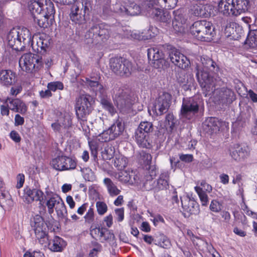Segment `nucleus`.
Segmentation results:
<instances>
[{
	"mask_svg": "<svg viewBox=\"0 0 257 257\" xmlns=\"http://www.w3.org/2000/svg\"><path fill=\"white\" fill-rule=\"evenodd\" d=\"M200 61L203 67L202 70L196 68V76L205 96L213 93L215 90V82L212 76L206 70L213 73H217L219 67L211 58L203 55L200 57Z\"/></svg>",
	"mask_w": 257,
	"mask_h": 257,
	"instance_id": "1",
	"label": "nucleus"
},
{
	"mask_svg": "<svg viewBox=\"0 0 257 257\" xmlns=\"http://www.w3.org/2000/svg\"><path fill=\"white\" fill-rule=\"evenodd\" d=\"M250 7L249 0H221L219 10L224 16H237L247 12Z\"/></svg>",
	"mask_w": 257,
	"mask_h": 257,
	"instance_id": "2",
	"label": "nucleus"
},
{
	"mask_svg": "<svg viewBox=\"0 0 257 257\" xmlns=\"http://www.w3.org/2000/svg\"><path fill=\"white\" fill-rule=\"evenodd\" d=\"M72 5L69 14L71 21L78 24L85 23L92 9L90 2L84 0H74Z\"/></svg>",
	"mask_w": 257,
	"mask_h": 257,
	"instance_id": "3",
	"label": "nucleus"
},
{
	"mask_svg": "<svg viewBox=\"0 0 257 257\" xmlns=\"http://www.w3.org/2000/svg\"><path fill=\"white\" fill-rule=\"evenodd\" d=\"M190 31L197 40L204 42L211 41L215 35L214 28L206 21L195 22L190 27Z\"/></svg>",
	"mask_w": 257,
	"mask_h": 257,
	"instance_id": "4",
	"label": "nucleus"
},
{
	"mask_svg": "<svg viewBox=\"0 0 257 257\" xmlns=\"http://www.w3.org/2000/svg\"><path fill=\"white\" fill-rule=\"evenodd\" d=\"M110 29L107 25L100 24L92 26L85 35V43L88 45L96 44L109 38Z\"/></svg>",
	"mask_w": 257,
	"mask_h": 257,
	"instance_id": "5",
	"label": "nucleus"
},
{
	"mask_svg": "<svg viewBox=\"0 0 257 257\" xmlns=\"http://www.w3.org/2000/svg\"><path fill=\"white\" fill-rule=\"evenodd\" d=\"M154 126L152 122L141 121L135 133V138L138 145L142 148H150L152 146L151 134Z\"/></svg>",
	"mask_w": 257,
	"mask_h": 257,
	"instance_id": "6",
	"label": "nucleus"
},
{
	"mask_svg": "<svg viewBox=\"0 0 257 257\" xmlns=\"http://www.w3.org/2000/svg\"><path fill=\"white\" fill-rule=\"evenodd\" d=\"M113 91V100L116 107L122 113L126 112L133 104L130 90L123 87L115 86Z\"/></svg>",
	"mask_w": 257,
	"mask_h": 257,
	"instance_id": "7",
	"label": "nucleus"
},
{
	"mask_svg": "<svg viewBox=\"0 0 257 257\" xmlns=\"http://www.w3.org/2000/svg\"><path fill=\"white\" fill-rule=\"evenodd\" d=\"M43 65L42 58L37 54L26 53L19 60V66L23 71L28 73H35Z\"/></svg>",
	"mask_w": 257,
	"mask_h": 257,
	"instance_id": "8",
	"label": "nucleus"
},
{
	"mask_svg": "<svg viewBox=\"0 0 257 257\" xmlns=\"http://www.w3.org/2000/svg\"><path fill=\"white\" fill-rule=\"evenodd\" d=\"M110 67L116 75L128 77L134 70L132 63L123 57H115L110 59Z\"/></svg>",
	"mask_w": 257,
	"mask_h": 257,
	"instance_id": "9",
	"label": "nucleus"
},
{
	"mask_svg": "<svg viewBox=\"0 0 257 257\" xmlns=\"http://www.w3.org/2000/svg\"><path fill=\"white\" fill-rule=\"evenodd\" d=\"M94 98L88 94L80 95L75 104L76 114L79 119L83 120L92 110Z\"/></svg>",
	"mask_w": 257,
	"mask_h": 257,
	"instance_id": "10",
	"label": "nucleus"
},
{
	"mask_svg": "<svg viewBox=\"0 0 257 257\" xmlns=\"http://www.w3.org/2000/svg\"><path fill=\"white\" fill-rule=\"evenodd\" d=\"M199 111L198 101L194 98H184L180 111L182 118L188 120L193 119Z\"/></svg>",
	"mask_w": 257,
	"mask_h": 257,
	"instance_id": "11",
	"label": "nucleus"
},
{
	"mask_svg": "<svg viewBox=\"0 0 257 257\" xmlns=\"http://www.w3.org/2000/svg\"><path fill=\"white\" fill-rule=\"evenodd\" d=\"M20 197L27 204L34 202L40 201L39 204L42 205L43 192L40 188L36 186H27L22 192H19Z\"/></svg>",
	"mask_w": 257,
	"mask_h": 257,
	"instance_id": "12",
	"label": "nucleus"
},
{
	"mask_svg": "<svg viewBox=\"0 0 257 257\" xmlns=\"http://www.w3.org/2000/svg\"><path fill=\"white\" fill-rule=\"evenodd\" d=\"M148 57L155 68H163L169 66V62L165 58L164 54L158 47L148 49Z\"/></svg>",
	"mask_w": 257,
	"mask_h": 257,
	"instance_id": "13",
	"label": "nucleus"
},
{
	"mask_svg": "<svg viewBox=\"0 0 257 257\" xmlns=\"http://www.w3.org/2000/svg\"><path fill=\"white\" fill-rule=\"evenodd\" d=\"M214 99L218 104L229 105L236 100V95L233 90L227 87H222L215 89Z\"/></svg>",
	"mask_w": 257,
	"mask_h": 257,
	"instance_id": "14",
	"label": "nucleus"
},
{
	"mask_svg": "<svg viewBox=\"0 0 257 257\" xmlns=\"http://www.w3.org/2000/svg\"><path fill=\"white\" fill-rule=\"evenodd\" d=\"M168 49V58L172 63L182 69H185L189 66L190 61L178 50L172 46H169Z\"/></svg>",
	"mask_w": 257,
	"mask_h": 257,
	"instance_id": "15",
	"label": "nucleus"
},
{
	"mask_svg": "<svg viewBox=\"0 0 257 257\" xmlns=\"http://www.w3.org/2000/svg\"><path fill=\"white\" fill-rule=\"evenodd\" d=\"M124 129L123 123L117 119L106 130L101 133L102 137H104V141L113 140L121 135Z\"/></svg>",
	"mask_w": 257,
	"mask_h": 257,
	"instance_id": "16",
	"label": "nucleus"
},
{
	"mask_svg": "<svg viewBox=\"0 0 257 257\" xmlns=\"http://www.w3.org/2000/svg\"><path fill=\"white\" fill-rule=\"evenodd\" d=\"M53 168L58 171L72 170L75 168L76 163L75 160L66 156H58L53 159L51 162Z\"/></svg>",
	"mask_w": 257,
	"mask_h": 257,
	"instance_id": "17",
	"label": "nucleus"
},
{
	"mask_svg": "<svg viewBox=\"0 0 257 257\" xmlns=\"http://www.w3.org/2000/svg\"><path fill=\"white\" fill-rule=\"evenodd\" d=\"M149 6V3L148 4ZM154 4V7H148V12L155 20L164 23L169 24L171 21L172 16L170 12L161 9Z\"/></svg>",
	"mask_w": 257,
	"mask_h": 257,
	"instance_id": "18",
	"label": "nucleus"
},
{
	"mask_svg": "<svg viewBox=\"0 0 257 257\" xmlns=\"http://www.w3.org/2000/svg\"><path fill=\"white\" fill-rule=\"evenodd\" d=\"M213 11L211 5L196 4L190 6L189 13L192 16L207 18L213 14Z\"/></svg>",
	"mask_w": 257,
	"mask_h": 257,
	"instance_id": "19",
	"label": "nucleus"
},
{
	"mask_svg": "<svg viewBox=\"0 0 257 257\" xmlns=\"http://www.w3.org/2000/svg\"><path fill=\"white\" fill-rule=\"evenodd\" d=\"M172 26L174 31L177 33L184 32V26L187 20L186 12L183 9H179L173 11Z\"/></svg>",
	"mask_w": 257,
	"mask_h": 257,
	"instance_id": "20",
	"label": "nucleus"
},
{
	"mask_svg": "<svg viewBox=\"0 0 257 257\" xmlns=\"http://www.w3.org/2000/svg\"><path fill=\"white\" fill-rule=\"evenodd\" d=\"M34 229L36 237L38 239H47L48 224L45 222L42 216L39 215L34 217Z\"/></svg>",
	"mask_w": 257,
	"mask_h": 257,
	"instance_id": "21",
	"label": "nucleus"
},
{
	"mask_svg": "<svg viewBox=\"0 0 257 257\" xmlns=\"http://www.w3.org/2000/svg\"><path fill=\"white\" fill-rule=\"evenodd\" d=\"M44 0H32L29 4V9L33 16L40 15L45 17L46 15L54 14L55 10L53 7H50L48 14L44 12Z\"/></svg>",
	"mask_w": 257,
	"mask_h": 257,
	"instance_id": "22",
	"label": "nucleus"
},
{
	"mask_svg": "<svg viewBox=\"0 0 257 257\" xmlns=\"http://www.w3.org/2000/svg\"><path fill=\"white\" fill-rule=\"evenodd\" d=\"M49 40L44 38L43 36L39 37L33 36L30 44V46L34 52L41 54L46 52V49L49 47Z\"/></svg>",
	"mask_w": 257,
	"mask_h": 257,
	"instance_id": "23",
	"label": "nucleus"
},
{
	"mask_svg": "<svg viewBox=\"0 0 257 257\" xmlns=\"http://www.w3.org/2000/svg\"><path fill=\"white\" fill-rule=\"evenodd\" d=\"M223 121L216 117H210L207 118L202 123L203 130L208 133H217L219 131L222 125Z\"/></svg>",
	"mask_w": 257,
	"mask_h": 257,
	"instance_id": "24",
	"label": "nucleus"
},
{
	"mask_svg": "<svg viewBox=\"0 0 257 257\" xmlns=\"http://www.w3.org/2000/svg\"><path fill=\"white\" fill-rule=\"evenodd\" d=\"M229 150L231 158L236 161H240L248 155V153L245 147L238 144L230 145Z\"/></svg>",
	"mask_w": 257,
	"mask_h": 257,
	"instance_id": "25",
	"label": "nucleus"
},
{
	"mask_svg": "<svg viewBox=\"0 0 257 257\" xmlns=\"http://www.w3.org/2000/svg\"><path fill=\"white\" fill-rule=\"evenodd\" d=\"M7 40L9 46L13 49L18 51L24 50V45L19 37L17 29L11 30L8 35Z\"/></svg>",
	"mask_w": 257,
	"mask_h": 257,
	"instance_id": "26",
	"label": "nucleus"
},
{
	"mask_svg": "<svg viewBox=\"0 0 257 257\" xmlns=\"http://www.w3.org/2000/svg\"><path fill=\"white\" fill-rule=\"evenodd\" d=\"M182 206L184 211L190 214H195L198 212L199 205L193 198L188 196L181 197Z\"/></svg>",
	"mask_w": 257,
	"mask_h": 257,
	"instance_id": "27",
	"label": "nucleus"
},
{
	"mask_svg": "<svg viewBox=\"0 0 257 257\" xmlns=\"http://www.w3.org/2000/svg\"><path fill=\"white\" fill-rule=\"evenodd\" d=\"M169 178L168 171H163L161 173L159 178L155 180V193L166 190L169 187Z\"/></svg>",
	"mask_w": 257,
	"mask_h": 257,
	"instance_id": "28",
	"label": "nucleus"
},
{
	"mask_svg": "<svg viewBox=\"0 0 257 257\" xmlns=\"http://www.w3.org/2000/svg\"><path fill=\"white\" fill-rule=\"evenodd\" d=\"M16 81V74L11 70H2L0 71V82L5 86L14 84Z\"/></svg>",
	"mask_w": 257,
	"mask_h": 257,
	"instance_id": "29",
	"label": "nucleus"
},
{
	"mask_svg": "<svg viewBox=\"0 0 257 257\" xmlns=\"http://www.w3.org/2000/svg\"><path fill=\"white\" fill-rule=\"evenodd\" d=\"M13 205V201L8 191L0 189V206L4 210H9Z\"/></svg>",
	"mask_w": 257,
	"mask_h": 257,
	"instance_id": "30",
	"label": "nucleus"
},
{
	"mask_svg": "<svg viewBox=\"0 0 257 257\" xmlns=\"http://www.w3.org/2000/svg\"><path fill=\"white\" fill-rule=\"evenodd\" d=\"M9 103V108L14 111L24 114L27 111L26 105L20 99H12L10 101Z\"/></svg>",
	"mask_w": 257,
	"mask_h": 257,
	"instance_id": "31",
	"label": "nucleus"
},
{
	"mask_svg": "<svg viewBox=\"0 0 257 257\" xmlns=\"http://www.w3.org/2000/svg\"><path fill=\"white\" fill-rule=\"evenodd\" d=\"M17 30L19 37L21 39L22 44L24 45V48H25L27 46H30L32 38L29 30L24 27Z\"/></svg>",
	"mask_w": 257,
	"mask_h": 257,
	"instance_id": "32",
	"label": "nucleus"
},
{
	"mask_svg": "<svg viewBox=\"0 0 257 257\" xmlns=\"http://www.w3.org/2000/svg\"><path fill=\"white\" fill-rule=\"evenodd\" d=\"M119 11L122 14L130 16H136L140 14L141 8L137 4H132L126 7L123 6H120Z\"/></svg>",
	"mask_w": 257,
	"mask_h": 257,
	"instance_id": "33",
	"label": "nucleus"
},
{
	"mask_svg": "<svg viewBox=\"0 0 257 257\" xmlns=\"http://www.w3.org/2000/svg\"><path fill=\"white\" fill-rule=\"evenodd\" d=\"M177 2L178 0H149V7H150L151 5L154 7V4L160 6L164 5L165 7L171 9L176 6Z\"/></svg>",
	"mask_w": 257,
	"mask_h": 257,
	"instance_id": "34",
	"label": "nucleus"
},
{
	"mask_svg": "<svg viewBox=\"0 0 257 257\" xmlns=\"http://www.w3.org/2000/svg\"><path fill=\"white\" fill-rule=\"evenodd\" d=\"M66 245V242L61 237L56 236L52 243H49L50 248L53 251H61Z\"/></svg>",
	"mask_w": 257,
	"mask_h": 257,
	"instance_id": "35",
	"label": "nucleus"
},
{
	"mask_svg": "<svg viewBox=\"0 0 257 257\" xmlns=\"http://www.w3.org/2000/svg\"><path fill=\"white\" fill-rule=\"evenodd\" d=\"M103 183L106 186L107 191L111 196H115L120 193V190L117 188L116 186L113 183L110 179L108 178H104Z\"/></svg>",
	"mask_w": 257,
	"mask_h": 257,
	"instance_id": "36",
	"label": "nucleus"
},
{
	"mask_svg": "<svg viewBox=\"0 0 257 257\" xmlns=\"http://www.w3.org/2000/svg\"><path fill=\"white\" fill-rule=\"evenodd\" d=\"M245 44L250 48L257 47V29L250 30L245 41Z\"/></svg>",
	"mask_w": 257,
	"mask_h": 257,
	"instance_id": "37",
	"label": "nucleus"
},
{
	"mask_svg": "<svg viewBox=\"0 0 257 257\" xmlns=\"http://www.w3.org/2000/svg\"><path fill=\"white\" fill-rule=\"evenodd\" d=\"M64 130L68 129L72 126V116L67 112L62 114V116L58 119Z\"/></svg>",
	"mask_w": 257,
	"mask_h": 257,
	"instance_id": "38",
	"label": "nucleus"
},
{
	"mask_svg": "<svg viewBox=\"0 0 257 257\" xmlns=\"http://www.w3.org/2000/svg\"><path fill=\"white\" fill-rule=\"evenodd\" d=\"M176 121H177L175 119L173 113H169L166 115L165 121V125L167 132L170 133L173 132L174 129Z\"/></svg>",
	"mask_w": 257,
	"mask_h": 257,
	"instance_id": "39",
	"label": "nucleus"
},
{
	"mask_svg": "<svg viewBox=\"0 0 257 257\" xmlns=\"http://www.w3.org/2000/svg\"><path fill=\"white\" fill-rule=\"evenodd\" d=\"M103 108L108 111V112L113 115L116 112L115 109L110 99L108 97L106 98H103L100 100Z\"/></svg>",
	"mask_w": 257,
	"mask_h": 257,
	"instance_id": "40",
	"label": "nucleus"
},
{
	"mask_svg": "<svg viewBox=\"0 0 257 257\" xmlns=\"http://www.w3.org/2000/svg\"><path fill=\"white\" fill-rule=\"evenodd\" d=\"M61 198L57 195H53L47 201L46 205L48 207V212L50 214L54 212V208L59 203Z\"/></svg>",
	"mask_w": 257,
	"mask_h": 257,
	"instance_id": "41",
	"label": "nucleus"
},
{
	"mask_svg": "<svg viewBox=\"0 0 257 257\" xmlns=\"http://www.w3.org/2000/svg\"><path fill=\"white\" fill-rule=\"evenodd\" d=\"M172 96L168 92H163L160 94L156 99V102L160 103L165 106H170L171 103Z\"/></svg>",
	"mask_w": 257,
	"mask_h": 257,
	"instance_id": "42",
	"label": "nucleus"
},
{
	"mask_svg": "<svg viewBox=\"0 0 257 257\" xmlns=\"http://www.w3.org/2000/svg\"><path fill=\"white\" fill-rule=\"evenodd\" d=\"M115 153L114 148L112 146H107L105 147L101 154L103 160H110L113 158Z\"/></svg>",
	"mask_w": 257,
	"mask_h": 257,
	"instance_id": "43",
	"label": "nucleus"
},
{
	"mask_svg": "<svg viewBox=\"0 0 257 257\" xmlns=\"http://www.w3.org/2000/svg\"><path fill=\"white\" fill-rule=\"evenodd\" d=\"M143 182V187L146 190H153L155 193V180H153V178H151V177L145 176V180Z\"/></svg>",
	"mask_w": 257,
	"mask_h": 257,
	"instance_id": "44",
	"label": "nucleus"
},
{
	"mask_svg": "<svg viewBox=\"0 0 257 257\" xmlns=\"http://www.w3.org/2000/svg\"><path fill=\"white\" fill-rule=\"evenodd\" d=\"M114 166L117 168L118 170H123L127 165V160L126 158L123 156H119L116 157L114 162Z\"/></svg>",
	"mask_w": 257,
	"mask_h": 257,
	"instance_id": "45",
	"label": "nucleus"
},
{
	"mask_svg": "<svg viewBox=\"0 0 257 257\" xmlns=\"http://www.w3.org/2000/svg\"><path fill=\"white\" fill-rule=\"evenodd\" d=\"M169 107V106H166L164 104L163 105L156 102L154 106V111L157 115H161L166 113Z\"/></svg>",
	"mask_w": 257,
	"mask_h": 257,
	"instance_id": "46",
	"label": "nucleus"
},
{
	"mask_svg": "<svg viewBox=\"0 0 257 257\" xmlns=\"http://www.w3.org/2000/svg\"><path fill=\"white\" fill-rule=\"evenodd\" d=\"M200 189V192L210 193L212 190V188L210 185L206 183L205 181H202L200 186H196L195 190L196 192H199Z\"/></svg>",
	"mask_w": 257,
	"mask_h": 257,
	"instance_id": "47",
	"label": "nucleus"
},
{
	"mask_svg": "<svg viewBox=\"0 0 257 257\" xmlns=\"http://www.w3.org/2000/svg\"><path fill=\"white\" fill-rule=\"evenodd\" d=\"M55 210L58 215L64 216L65 214H67V209L62 199H61L59 203L55 206Z\"/></svg>",
	"mask_w": 257,
	"mask_h": 257,
	"instance_id": "48",
	"label": "nucleus"
},
{
	"mask_svg": "<svg viewBox=\"0 0 257 257\" xmlns=\"http://www.w3.org/2000/svg\"><path fill=\"white\" fill-rule=\"evenodd\" d=\"M177 82L182 86H186L188 83V76L183 72H180L178 73L177 76Z\"/></svg>",
	"mask_w": 257,
	"mask_h": 257,
	"instance_id": "49",
	"label": "nucleus"
},
{
	"mask_svg": "<svg viewBox=\"0 0 257 257\" xmlns=\"http://www.w3.org/2000/svg\"><path fill=\"white\" fill-rule=\"evenodd\" d=\"M47 88L51 91H55L57 89L62 90L64 88L63 84L60 81L51 82L48 84Z\"/></svg>",
	"mask_w": 257,
	"mask_h": 257,
	"instance_id": "50",
	"label": "nucleus"
},
{
	"mask_svg": "<svg viewBox=\"0 0 257 257\" xmlns=\"http://www.w3.org/2000/svg\"><path fill=\"white\" fill-rule=\"evenodd\" d=\"M96 207L98 213L100 215H103L107 210V206L104 202L98 201L96 203Z\"/></svg>",
	"mask_w": 257,
	"mask_h": 257,
	"instance_id": "51",
	"label": "nucleus"
},
{
	"mask_svg": "<svg viewBox=\"0 0 257 257\" xmlns=\"http://www.w3.org/2000/svg\"><path fill=\"white\" fill-rule=\"evenodd\" d=\"M141 158L145 165L146 167L151 165L152 157L150 154L143 152L141 154Z\"/></svg>",
	"mask_w": 257,
	"mask_h": 257,
	"instance_id": "52",
	"label": "nucleus"
},
{
	"mask_svg": "<svg viewBox=\"0 0 257 257\" xmlns=\"http://www.w3.org/2000/svg\"><path fill=\"white\" fill-rule=\"evenodd\" d=\"M96 95L98 96V99H99V101L100 99L103 98H106L108 96L107 95L106 89L104 88L102 85L98 86L97 90L95 91Z\"/></svg>",
	"mask_w": 257,
	"mask_h": 257,
	"instance_id": "53",
	"label": "nucleus"
},
{
	"mask_svg": "<svg viewBox=\"0 0 257 257\" xmlns=\"http://www.w3.org/2000/svg\"><path fill=\"white\" fill-rule=\"evenodd\" d=\"M157 244L160 245L161 247L167 248L171 246V242L169 239L165 236L161 235L160 238V241L157 240Z\"/></svg>",
	"mask_w": 257,
	"mask_h": 257,
	"instance_id": "54",
	"label": "nucleus"
},
{
	"mask_svg": "<svg viewBox=\"0 0 257 257\" xmlns=\"http://www.w3.org/2000/svg\"><path fill=\"white\" fill-rule=\"evenodd\" d=\"M86 84L90 87L91 90L95 92L97 90L98 86H101L102 84L99 83L97 80H91L90 78H86Z\"/></svg>",
	"mask_w": 257,
	"mask_h": 257,
	"instance_id": "55",
	"label": "nucleus"
},
{
	"mask_svg": "<svg viewBox=\"0 0 257 257\" xmlns=\"http://www.w3.org/2000/svg\"><path fill=\"white\" fill-rule=\"evenodd\" d=\"M130 172H124L121 173V175H119V180L123 183H129L133 184L132 181H130V177L129 175Z\"/></svg>",
	"mask_w": 257,
	"mask_h": 257,
	"instance_id": "56",
	"label": "nucleus"
},
{
	"mask_svg": "<svg viewBox=\"0 0 257 257\" xmlns=\"http://www.w3.org/2000/svg\"><path fill=\"white\" fill-rule=\"evenodd\" d=\"M81 171L83 173L84 178L88 181H91L93 179V175L91 170L88 168H81Z\"/></svg>",
	"mask_w": 257,
	"mask_h": 257,
	"instance_id": "57",
	"label": "nucleus"
},
{
	"mask_svg": "<svg viewBox=\"0 0 257 257\" xmlns=\"http://www.w3.org/2000/svg\"><path fill=\"white\" fill-rule=\"evenodd\" d=\"M210 209L214 212H219L221 210V204L216 200H213L210 205Z\"/></svg>",
	"mask_w": 257,
	"mask_h": 257,
	"instance_id": "58",
	"label": "nucleus"
},
{
	"mask_svg": "<svg viewBox=\"0 0 257 257\" xmlns=\"http://www.w3.org/2000/svg\"><path fill=\"white\" fill-rule=\"evenodd\" d=\"M201 190L199 189V192H196L199 196L202 206H206L208 203V197L206 192H200Z\"/></svg>",
	"mask_w": 257,
	"mask_h": 257,
	"instance_id": "59",
	"label": "nucleus"
},
{
	"mask_svg": "<svg viewBox=\"0 0 257 257\" xmlns=\"http://www.w3.org/2000/svg\"><path fill=\"white\" fill-rule=\"evenodd\" d=\"M146 169L148 170L149 175H147L146 177H151V178L155 177L158 173L157 168L155 166L149 165L146 167Z\"/></svg>",
	"mask_w": 257,
	"mask_h": 257,
	"instance_id": "60",
	"label": "nucleus"
},
{
	"mask_svg": "<svg viewBox=\"0 0 257 257\" xmlns=\"http://www.w3.org/2000/svg\"><path fill=\"white\" fill-rule=\"evenodd\" d=\"M84 218L86 222L88 223H92L94 220V211L92 208H90L85 215Z\"/></svg>",
	"mask_w": 257,
	"mask_h": 257,
	"instance_id": "61",
	"label": "nucleus"
},
{
	"mask_svg": "<svg viewBox=\"0 0 257 257\" xmlns=\"http://www.w3.org/2000/svg\"><path fill=\"white\" fill-rule=\"evenodd\" d=\"M115 215L116 216V219L118 221L121 222L124 218V208H117L114 210Z\"/></svg>",
	"mask_w": 257,
	"mask_h": 257,
	"instance_id": "62",
	"label": "nucleus"
},
{
	"mask_svg": "<svg viewBox=\"0 0 257 257\" xmlns=\"http://www.w3.org/2000/svg\"><path fill=\"white\" fill-rule=\"evenodd\" d=\"M180 160L185 163H190L193 161V156L191 154H180Z\"/></svg>",
	"mask_w": 257,
	"mask_h": 257,
	"instance_id": "63",
	"label": "nucleus"
},
{
	"mask_svg": "<svg viewBox=\"0 0 257 257\" xmlns=\"http://www.w3.org/2000/svg\"><path fill=\"white\" fill-rule=\"evenodd\" d=\"M51 127L55 132H58L59 133H63V130H64V128L62 127L60 122L58 121V120L57 122L52 123L51 124Z\"/></svg>",
	"mask_w": 257,
	"mask_h": 257,
	"instance_id": "64",
	"label": "nucleus"
}]
</instances>
